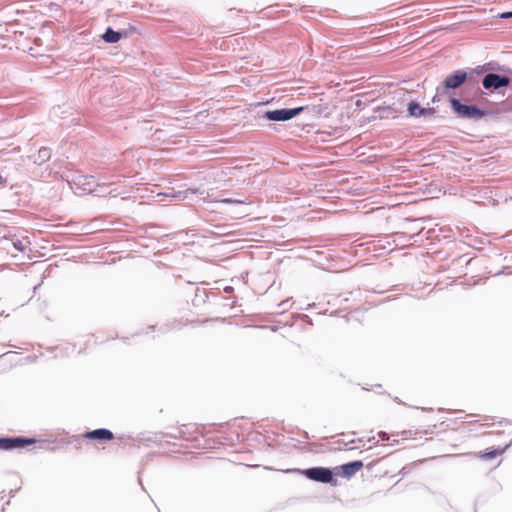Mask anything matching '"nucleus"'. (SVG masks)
<instances>
[{
  "label": "nucleus",
  "mask_w": 512,
  "mask_h": 512,
  "mask_svg": "<svg viewBox=\"0 0 512 512\" xmlns=\"http://www.w3.org/2000/svg\"><path fill=\"white\" fill-rule=\"evenodd\" d=\"M168 433L170 437L180 438L187 441H194L203 436V427L196 423H187L178 426H172Z\"/></svg>",
  "instance_id": "nucleus-1"
},
{
  "label": "nucleus",
  "mask_w": 512,
  "mask_h": 512,
  "mask_svg": "<svg viewBox=\"0 0 512 512\" xmlns=\"http://www.w3.org/2000/svg\"><path fill=\"white\" fill-rule=\"evenodd\" d=\"M453 111L460 118L479 120L485 116V111L479 109L474 105L462 104L458 99L452 98L450 100Z\"/></svg>",
  "instance_id": "nucleus-2"
},
{
  "label": "nucleus",
  "mask_w": 512,
  "mask_h": 512,
  "mask_svg": "<svg viewBox=\"0 0 512 512\" xmlns=\"http://www.w3.org/2000/svg\"><path fill=\"white\" fill-rule=\"evenodd\" d=\"M304 110L305 107H297L293 109H279L267 111L265 112L263 117L270 121H287L299 115Z\"/></svg>",
  "instance_id": "nucleus-3"
},
{
  "label": "nucleus",
  "mask_w": 512,
  "mask_h": 512,
  "mask_svg": "<svg viewBox=\"0 0 512 512\" xmlns=\"http://www.w3.org/2000/svg\"><path fill=\"white\" fill-rule=\"evenodd\" d=\"M308 479L321 482L329 483L333 479L332 471L324 467L309 468L302 472Z\"/></svg>",
  "instance_id": "nucleus-4"
},
{
  "label": "nucleus",
  "mask_w": 512,
  "mask_h": 512,
  "mask_svg": "<svg viewBox=\"0 0 512 512\" xmlns=\"http://www.w3.org/2000/svg\"><path fill=\"white\" fill-rule=\"evenodd\" d=\"M36 443L34 438L15 437V438H0V449L1 450H13L18 448H24L26 446Z\"/></svg>",
  "instance_id": "nucleus-5"
},
{
  "label": "nucleus",
  "mask_w": 512,
  "mask_h": 512,
  "mask_svg": "<svg viewBox=\"0 0 512 512\" xmlns=\"http://www.w3.org/2000/svg\"><path fill=\"white\" fill-rule=\"evenodd\" d=\"M510 83V79L505 76H500L498 74L490 73L487 74L482 81L483 87L485 89H499L501 87H506Z\"/></svg>",
  "instance_id": "nucleus-6"
},
{
  "label": "nucleus",
  "mask_w": 512,
  "mask_h": 512,
  "mask_svg": "<svg viewBox=\"0 0 512 512\" xmlns=\"http://www.w3.org/2000/svg\"><path fill=\"white\" fill-rule=\"evenodd\" d=\"M467 79V72L457 70L453 74L448 75L444 80V86L447 89H456L460 87Z\"/></svg>",
  "instance_id": "nucleus-7"
},
{
  "label": "nucleus",
  "mask_w": 512,
  "mask_h": 512,
  "mask_svg": "<svg viewBox=\"0 0 512 512\" xmlns=\"http://www.w3.org/2000/svg\"><path fill=\"white\" fill-rule=\"evenodd\" d=\"M412 431L411 430H403L401 432H396V433H391V434H388L386 432H381L379 434L380 438L382 441H387L388 444H397L399 443L401 440L404 441V440H408L410 438H412Z\"/></svg>",
  "instance_id": "nucleus-8"
},
{
  "label": "nucleus",
  "mask_w": 512,
  "mask_h": 512,
  "mask_svg": "<svg viewBox=\"0 0 512 512\" xmlns=\"http://www.w3.org/2000/svg\"><path fill=\"white\" fill-rule=\"evenodd\" d=\"M83 437L85 439L97 440L99 442L110 441L114 438L113 433L105 428L96 429L93 431L86 432Z\"/></svg>",
  "instance_id": "nucleus-9"
},
{
  "label": "nucleus",
  "mask_w": 512,
  "mask_h": 512,
  "mask_svg": "<svg viewBox=\"0 0 512 512\" xmlns=\"http://www.w3.org/2000/svg\"><path fill=\"white\" fill-rule=\"evenodd\" d=\"M362 467L363 463L361 461H354L342 465L340 469L343 476L350 478L355 475Z\"/></svg>",
  "instance_id": "nucleus-10"
},
{
  "label": "nucleus",
  "mask_w": 512,
  "mask_h": 512,
  "mask_svg": "<svg viewBox=\"0 0 512 512\" xmlns=\"http://www.w3.org/2000/svg\"><path fill=\"white\" fill-rule=\"evenodd\" d=\"M511 443L512 441L502 448H488L483 454H481V458L489 460L502 455L510 447Z\"/></svg>",
  "instance_id": "nucleus-11"
},
{
  "label": "nucleus",
  "mask_w": 512,
  "mask_h": 512,
  "mask_svg": "<svg viewBox=\"0 0 512 512\" xmlns=\"http://www.w3.org/2000/svg\"><path fill=\"white\" fill-rule=\"evenodd\" d=\"M121 37V33L116 32L111 28H108L102 36V38L108 43H116L121 39Z\"/></svg>",
  "instance_id": "nucleus-12"
},
{
  "label": "nucleus",
  "mask_w": 512,
  "mask_h": 512,
  "mask_svg": "<svg viewBox=\"0 0 512 512\" xmlns=\"http://www.w3.org/2000/svg\"><path fill=\"white\" fill-rule=\"evenodd\" d=\"M408 112L410 116H422L426 114L427 110L421 108L416 102H410L408 104Z\"/></svg>",
  "instance_id": "nucleus-13"
},
{
  "label": "nucleus",
  "mask_w": 512,
  "mask_h": 512,
  "mask_svg": "<svg viewBox=\"0 0 512 512\" xmlns=\"http://www.w3.org/2000/svg\"><path fill=\"white\" fill-rule=\"evenodd\" d=\"M13 246L20 252H23L25 250V245L21 240L13 242Z\"/></svg>",
  "instance_id": "nucleus-14"
},
{
  "label": "nucleus",
  "mask_w": 512,
  "mask_h": 512,
  "mask_svg": "<svg viewBox=\"0 0 512 512\" xmlns=\"http://www.w3.org/2000/svg\"><path fill=\"white\" fill-rule=\"evenodd\" d=\"M220 202H222V203H229V204L230 203H243V201L233 200V199H230V198L223 199Z\"/></svg>",
  "instance_id": "nucleus-15"
},
{
  "label": "nucleus",
  "mask_w": 512,
  "mask_h": 512,
  "mask_svg": "<svg viewBox=\"0 0 512 512\" xmlns=\"http://www.w3.org/2000/svg\"><path fill=\"white\" fill-rule=\"evenodd\" d=\"M510 17H512V11L500 14V18H502V19H507V18H510Z\"/></svg>",
  "instance_id": "nucleus-16"
},
{
  "label": "nucleus",
  "mask_w": 512,
  "mask_h": 512,
  "mask_svg": "<svg viewBox=\"0 0 512 512\" xmlns=\"http://www.w3.org/2000/svg\"><path fill=\"white\" fill-rule=\"evenodd\" d=\"M313 109H314V110H315V109H317V112H320V110H321V109H320V106H318V107L313 106Z\"/></svg>",
  "instance_id": "nucleus-17"
},
{
  "label": "nucleus",
  "mask_w": 512,
  "mask_h": 512,
  "mask_svg": "<svg viewBox=\"0 0 512 512\" xmlns=\"http://www.w3.org/2000/svg\"><path fill=\"white\" fill-rule=\"evenodd\" d=\"M43 152H44L45 154H48V150H47V149H44V150H43Z\"/></svg>",
  "instance_id": "nucleus-18"
},
{
  "label": "nucleus",
  "mask_w": 512,
  "mask_h": 512,
  "mask_svg": "<svg viewBox=\"0 0 512 512\" xmlns=\"http://www.w3.org/2000/svg\"><path fill=\"white\" fill-rule=\"evenodd\" d=\"M3 182V178L2 176L0 175V184Z\"/></svg>",
  "instance_id": "nucleus-19"
}]
</instances>
